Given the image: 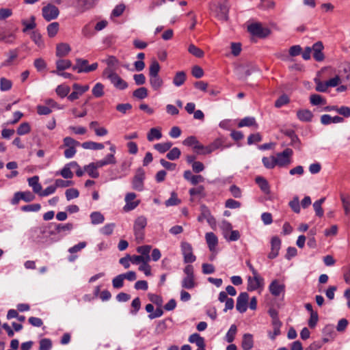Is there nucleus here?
Segmentation results:
<instances>
[{"label":"nucleus","mask_w":350,"mask_h":350,"mask_svg":"<svg viewBox=\"0 0 350 350\" xmlns=\"http://www.w3.org/2000/svg\"><path fill=\"white\" fill-rule=\"evenodd\" d=\"M237 332V325L233 324L230 326V329H228V332L226 334L225 339L226 340L231 343L234 341L235 336Z\"/></svg>","instance_id":"35"},{"label":"nucleus","mask_w":350,"mask_h":350,"mask_svg":"<svg viewBox=\"0 0 350 350\" xmlns=\"http://www.w3.org/2000/svg\"><path fill=\"white\" fill-rule=\"evenodd\" d=\"M42 12L43 17L47 21L56 18L59 14V9L55 5L51 3L44 6L42 9Z\"/></svg>","instance_id":"7"},{"label":"nucleus","mask_w":350,"mask_h":350,"mask_svg":"<svg viewBox=\"0 0 350 350\" xmlns=\"http://www.w3.org/2000/svg\"><path fill=\"white\" fill-rule=\"evenodd\" d=\"M205 239L209 250L213 252L218 243V239L213 232H207L205 234Z\"/></svg>","instance_id":"18"},{"label":"nucleus","mask_w":350,"mask_h":350,"mask_svg":"<svg viewBox=\"0 0 350 350\" xmlns=\"http://www.w3.org/2000/svg\"><path fill=\"white\" fill-rule=\"evenodd\" d=\"M181 154V152L178 148H173L170 152L166 154V157L169 160H176L178 159Z\"/></svg>","instance_id":"49"},{"label":"nucleus","mask_w":350,"mask_h":350,"mask_svg":"<svg viewBox=\"0 0 350 350\" xmlns=\"http://www.w3.org/2000/svg\"><path fill=\"white\" fill-rule=\"evenodd\" d=\"M252 126H255L256 127L258 126L256 120L254 117H245L242 119L238 124L239 127Z\"/></svg>","instance_id":"34"},{"label":"nucleus","mask_w":350,"mask_h":350,"mask_svg":"<svg viewBox=\"0 0 350 350\" xmlns=\"http://www.w3.org/2000/svg\"><path fill=\"white\" fill-rule=\"evenodd\" d=\"M310 103L312 105H324L326 104V100L319 94H312L310 97Z\"/></svg>","instance_id":"33"},{"label":"nucleus","mask_w":350,"mask_h":350,"mask_svg":"<svg viewBox=\"0 0 350 350\" xmlns=\"http://www.w3.org/2000/svg\"><path fill=\"white\" fill-rule=\"evenodd\" d=\"M73 228V226L72 224H58L55 226V231L57 233H61L63 232H68L70 231Z\"/></svg>","instance_id":"55"},{"label":"nucleus","mask_w":350,"mask_h":350,"mask_svg":"<svg viewBox=\"0 0 350 350\" xmlns=\"http://www.w3.org/2000/svg\"><path fill=\"white\" fill-rule=\"evenodd\" d=\"M230 6L226 0L219 2L216 9V17L222 21H228Z\"/></svg>","instance_id":"6"},{"label":"nucleus","mask_w":350,"mask_h":350,"mask_svg":"<svg viewBox=\"0 0 350 350\" xmlns=\"http://www.w3.org/2000/svg\"><path fill=\"white\" fill-rule=\"evenodd\" d=\"M189 342L191 343H195L198 348L201 346H204L205 344L204 338L198 333H194L189 337Z\"/></svg>","instance_id":"24"},{"label":"nucleus","mask_w":350,"mask_h":350,"mask_svg":"<svg viewBox=\"0 0 350 350\" xmlns=\"http://www.w3.org/2000/svg\"><path fill=\"white\" fill-rule=\"evenodd\" d=\"M36 18L34 16H31L30 18V22H27L25 20H23L21 21L22 25L24 26L23 29V32L25 33L28 30L33 29L36 27V23L35 22Z\"/></svg>","instance_id":"37"},{"label":"nucleus","mask_w":350,"mask_h":350,"mask_svg":"<svg viewBox=\"0 0 350 350\" xmlns=\"http://www.w3.org/2000/svg\"><path fill=\"white\" fill-rule=\"evenodd\" d=\"M147 225V219L144 216L138 217L134 222L133 231L135 239L138 243L144 239V228Z\"/></svg>","instance_id":"1"},{"label":"nucleus","mask_w":350,"mask_h":350,"mask_svg":"<svg viewBox=\"0 0 350 350\" xmlns=\"http://www.w3.org/2000/svg\"><path fill=\"white\" fill-rule=\"evenodd\" d=\"M293 154V150L288 148L284 149L282 152L277 153L275 157L276 165L279 167L288 166L291 163Z\"/></svg>","instance_id":"3"},{"label":"nucleus","mask_w":350,"mask_h":350,"mask_svg":"<svg viewBox=\"0 0 350 350\" xmlns=\"http://www.w3.org/2000/svg\"><path fill=\"white\" fill-rule=\"evenodd\" d=\"M181 202L180 200L178 198L177 194L173 191L171 193V197L165 202L166 206H171L178 205Z\"/></svg>","instance_id":"48"},{"label":"nucleus","mask_w":350,"mask_h":350,"mask_svg":"<svg viewBox=\"0 0 350 350\" xmlns=\"http://www.w3.org/2000/svg\"><path fill=\"white\" fill-rule=\"evenodd\" d=\"M297 118L302 122H311L313 114L309 109H300L297 111Z\"/></svg>","instance_id":"20"},{"label":"nucleus","mask_w":350,"mask_h":350,"mask_svg":"<svg viewBox=\"0 0 350 350\" xmlns=\"http://www.w3.org/2000/svg\"><path fill=\"white\" fill-rule=\"evenodd\" d=\"M41 208L40 204H32L23 206L21 210L25 212H37Z\"/></svg>","instance_id":"60"},{"label":"nucleus","mask_w":350,"mask_h":350,"mask_svg":"<svg viewBox=\"0 0 350 350\" xmlns=\"http://www.w3.org/2000/svg\"><path fill=\"white\" fill-rule=\"evenodd\" d=\"M188 52L198 58H202L204 55V52L193 44H190L188 47Z\"/></svg>","instance_id":"29"},{"label":"nucleus","mask_w":350,"mask_h":350,"mask_svg":"<svg viewBox=\"0 0 350 350\" xmlns=\"http://www.w3.org/2000/svg\"><path fill=\"white\" fill-rule=\"evenodd\" d=\"M313 51V57L317 62H322L325 59V55L323 53L324 49L322 42L319 41L314 43L311 47Z\"/></svg>","instance_id":"13"},{"label":"nucleus","mask_w":350,"mask_h":350,"mask_svg":"<svg viewBox=\"0 0 350 350\" xmlns=\"http://www.w3.org/2000/svg\"><path fill=\"white\" fill-rule=\"evenodd\" d=\"M84 170L90 177L93 178H97L99 176V173L97 171V168L95 167L93 163H90L89 165H85Z\"/></svg>","instance_id":"31"},{"label":"nucleus","mask_w":350,"mask_h":350,"mask_svg":"<svg viewBox=\"0 0 350 350\" xmlns=\"http://www.w3.org/2000/svg\"><path fill=\"white\" fill-rule=\"evenodd\" d=\"M31 131V126L28 122L21 123L16 130V133L19 135H23Z\"/></svg>","instance_id":"46"},{"label":"nucleus","mask_w":350,"mask_h":350,"mask_svg":"<svg viewBox=\"0 0 350 350\" xmlns=\"http://www.w3.org/2000/svg\"><path fill=\"white\" fill-rule=\"evenodd\" d=\"M59 31V23L57 22H53L49 24L47 27V33L50 38H53L56 36Z\"/></svg>","instance_id":"45"},{"label":"nucleus","mask_w":350,"mask_h":350,"mask_svg":"<svg viewBox=\"0 0 350 350\" xmlns=\"http://www.w3.org/2000/svg\"><path fill=\"white\" fill-rule=\"evenodd\" d=\"M160 70V66L159 62L156 59H153L151 62L150 66L149 67V75H158Z\"/></svg>","instance_id":"56"},{"label":"nucleus","mask_w":350,"mask_h":350,"mask_svg":"<svg viewBox=\"0 0 350 350\" xmlns=\"http://www.w3.org/2000/svg\"><path fill=\"white\" fill-rule=\"evenodd\" d=\"M262 161L264 166L267 169H273L277 165L274 156L264 157Z\"/></svg>","instance_id":"41"},{"label":"nucleus","mask_w":350,"mask_h":350,"mask_svg":"<svg viewBox=\"0 0 350 350\" xmlns=\"http://www.w3.org/2000/svg\"><path fill=\"white\" fill-rule=\"evenodd\" d=\"M136 198L135 193H128L125 196L126 205L124 207L125 211H130L135 209L139 204V201H133Z\"/></svg>","instance_id":"14"},{"label":"nucleus","mask_w":350,"mask_h":350,"mask_svg":"<svg viewBox=\"0 0 350 350\" xmlns=\"http://www.w3.org/2000/svg\"><path fill=\"white\" fill-rule=\"evenodd\" d=\"M224 142L221 138H217L209 145L211 146V148H212V150L214 151L220 148H226L230 147V145H224Z\"/></svg>","instance_id":"51"},{"label":"nucleus","mask_w":350,"mask_h":350,"mask_svg":"<svg viewBox=\"0 0 350 350\" xmlns=\"http://www.w3.org/2000/svg\"><path fill=\"white\" fill-rule=\"evenodd\" d=\"M340 200L345 215H348L350 212V200L349 196L340 194Z\"/></svg>","instance_id":"47"},{"label":"nucleus","mask_w":350,"mask_h":350,"mask_svg":"<svg viewBox=\"0 0 350 350\" xmlns=\"http://www.w3.org/2000/svg\"><path fill=\"white\" fill-rule=\"evenodd\" d=\"M31 38L39 47L43 48L44 44L41 34L38 31H33L31 34Z\"/></svg>","instance_id":"36"},{"label":"nucleus","mask_w":350,"mask_h":350,"mask_svg":"<svg viewBox=\"0 0 350 350\" xmlns=\"http://www.w3.org/2000/svg\"><path fill=\"white\" fill-rule=\"evenodd\" d=\"M189 193L191 196V201H193V197L198 196L200 198L206 197L205 189L203 185H199L196 187L191 188L189 190Z\"/></svg>","instance_id":"16"},{"label":"nucleus","mask_w":350,"mask_h":350,"mask_svg":"<svg viewBox=\"0 0 350 350\" xmlns=\"http://www.w3.org/2000/svg\"><path fill=\"white\" fill-rule=\"evenodd\" d=\"M325 198H321V199L315 201L313 204V208L315 211L316 215L321 217L323 215V210L322 208V204L325 202Z\"/></svg>","instance_id":"30"},{"label":"nucleus","mask_w":350,"mask_h":350,"mask_svg":"<svg viewBox=\"0 0 350 350\" xmlns=\"http://www.w3.org/2000/svg\"><path fill=\"white\" fill-rule=\"evenodd\" d=\"M319 321V314L316 311L310 314V318L308 321V326L310 328H314Z\"/></svg>","instance_id":"57"},{"label":"nucleus","mask_w":350,"mask_h":350,"mask_svg":"<svg viewBox=\"0 0 350 350\" xmlns=\"http://www.w3.org/2000/svg\"><path fill=\"white\" fill-rule=\"evenodd\" d=\"M124 277L122 274H120L117 276H116L112 280V285L114 288H120L124 286Z\"/></svg>","instance_id":"54"},{"label":"nucleus","mask_w":350,"mask_h":350,"mask_svg":"<svg viewBox=\"0 0 350 350\" xmlns=\"http://www.w3.org/2000/svg\"><path fill=\"white\" fill-rule=\"evenodd\" d=\"M161 137L162 133L161 131L157 128H152L147 135V139L149 142H152L154 139H159Z\"/></svg>","instance_id":"32"},{"label":"nucleus","mask_w":350,"mask_h":350,"mask_svg":"<svg viewBox=\"0 0 350 350\" xmlns=\"http://www.w3.org/2000/svg\"><path fill=\"white\" fill-rule=\"evenodd\" d=\"M221 229L224 238H227V234L232 230V224L228 221H223L221 224Z\"/></svg>","instance_id":"53"},{"label":"nucleus","mask_w":350,"mask_h":350,"mask_svg":"<svg viewBox=\"0 0 350 350\" xmlns=\"http://www.w3.org/2000/svg\"><path fill=\"white\" fill-rule=\"evenodd\" d=\"M247 29L252 35L259 38H265L270 33V30L263 28L260 23H252L248 26Z\"/></svg>","instance_id":"9"},{"label":"nucleus","mask_w":350,"mask_h":350,"mask_svg":"<svg viewBox=\"0 0 350 350\" xmlns=\"http://www.w3.org/2000/svg\"><path fill=\"white\" fill-rule=\"evenodd\" d=\"M52 341L49 338H43L40 340L39 350H51Z\"/></svg>","instance_id":"58"},{"label":"nucleus","mask_w":350,"mask_h":350,"mask_svg":"<svg viewBox=\"0 0 350 350\" xmlns=\"http://www.w3.org/2000/svg\"><path fill=\"white\" fill-rule=\"evenodd\" d=\"M28 183L29 185L32 187L33 192L39 195L42 187L40 183H39L38 176H34L31 178H28Z\"/></svg>","instance_id":"22"},{"label":"nucleus","mask_w":350,"mask_h":350,"mask_svg":"<svg viewBox=\"0 0 350 350\" xmlns=\"http://www.w3.org/2000/svg\"><path fill=\"white\" fill-rule=\"evenodd\" d=\"M254 347L253 336L251 334H245L243 336L241 347L243 350H250Z\"/></svg>","instance_id":"19"},{"label":"nucleus","mask_w":350,"mask_h":350,"mask_svg":"<svg viewBox=\"0 0 350 350\" xmlns=\"http://www.w3.org/2000/svg\"><path fill=\"white\" fill-rule=\"evenodd\" d=\"M263 278H261L258 273L256 275H253V277L249 276L247 278V287L249 291L257 290L258 288L262 286Z\"/></svg>","instance_id":"10"},{"label":"nucleus","mask_w":350,"mask_h":350,"mask_svg":"<svg viewBox=\"0 0 350 350\" xmlns=\"http://www.w3.org/2000/svg\"><path fill=\"white\" fill-rule=\"evenodd\" d=\"M197 285L195 277L185 276L183 278L181 286L183 288L192 289Z\"/></svg>","instance_id":"23"},{"label":"nucleus","mask_w":350,"mask_h":350,"mask_svg":"<svg viewBox=\"0 0 350 350\" xmlns=\"http://www.w3.org/2000/svg\"><path fill=\"white\" fill-rule=\"evenodd\" d=\"M281 247V240L278 237H272L271 240V252L269 253L267 257L269 259H273L278 256L279 251Z\"/></svg>","instance_id":"12"},{"label":"nucleus","mask_w":350,"mask_h":350,"mask_svg":"<svg viewBox=\"0 0 350 350\" xmlns=\"http://www.w3.org/2000/svg\"><path fill=\"white\" fill-rule=\"evenodd\" d=\"M72 63L69 59H59L56 62L57 70L63 71L71 67Z\"/></svg>","instance_id":"39"},{"label":"nucleus","mask_w":350,"mask_h":350,"mask_svg":"<svg viewBox=\"0 0 350 350\" xmlns=\"http://www.w3.org/2000/svg\"><path fill=\"white\" fill-rule=\"evenodd\" d=\"M152 249V246L149 245L139 246L137 248V251L138 253L141 254V256H143L144 258L146 260V261L150 260V256L149 255L150 252Z\"/></svg>","instance_id":"28"},{"label":"nucleus","mask_w":350,"mask_h":350,"mask_svg":"<svg viewBox=\"0 0 350 350\" xmlns=\"http://www.w3.org/2000/svg\"><path fill=\"white\" fill-rule=\"evenodd\" d=\"M288 205L295 213H300L301 208L298 196H295L293 199L289 202Z\"/></svg>","instance_id":"50"},{"label":"nucleus","mask_w":350,"mask_h":350,"mask_svg":"<svg viewBox=\"0 0 350 350\" xmlns=\"http://www.w3.org/2000/svg\"><path fill=\"white\" fill-rule=\"evenodd\" d=\"M145 173L143 169L139 168L132 180V187L133 189L142 191L144 189V180Z\"/></svg>","instance_id":"8"},{"label":"nucleus","mask_w":350,"mask_h":350,"mask_svg":"<svg viewBox=\"0 0 350 350\" xmlns=\"http://www.w3.org/2000/svg\"><path fill=\"white\" fill-rule=\"evenodd\" d=\"M248 299L249 295L247 293L243 292L239 294L236 304V308L239 312L243 313L247 310Z\"/></svg>","instance_id":"11"},{"label":"nucleus","mask_w":350,"mask_h":350,"mask_svg":"<svg viewBox=\"0 0 350 350\" xmlns=\"http://www.w3.org/2000/svg\"><path fill=\"white\" fill-rule=\"evenodd\" d=\"M131 313L135 315L141 308V301L139 297L135 298L131 302Z\"/></svg>","instance_id":"62"},{"label":"nucleus","mask_w":350,"mask_h":350,"mask_svg":"<svg viewBox=\"0 0 350 350\" xmlns=\"http://www.w3.org/2000/svg\"><path fill=\"white\" fill-rule=\"evenodd\" d=\"M98 68V64L94 63L88 65L87 59H77L76 64L72 66V70H77V72H90L95 70Z\"/></svg>","instance_id":"4"},{"label":"nucleus","mask_w":350,"mask_h":350,"mask_svg":"<svg viewBox=\"0 0 350 350\" xmlns=\"http://www.w3.org/2000/svg\"><path fill=\"white\" fill-rule=\"evenodd\" d=\"M256 183L258 185L260 189L265 193H269V186L267 180L262 176H257L255 178Z\"/></svg>","instance_id":"27"},{"label":"nucleus","mask_w":350,"mask_h":350,"mask_svg":"<svg viewBox=\"0 0 350 350\" xmlns=\"http://www.w3.org/2000/svg\"><path fill=\"white\" fill-rule=\"evenodd\" d=\"M57 174H60L64 178H72L73 177V173L67 165L59 172H57Z\"/></svg>","instance_id":"63"},{"label":"nucleus","mask_w":350,"mask_h":350,"mask_svg":"<svg viewBox=\"0 0 350 350\" xmlns=\"http://www.w3.org/2000/svg\"><path fill=\"white\" fill-rule=\"evenodd\" d=\"M181 251L185 263H192L196 261V257L193 254V248L190 243L183 242L181 243Z\"/></svg>","instance_id":"5"},{"label":"nucleus","mask_w":350,"mask_h":350,"mask_svg":"<svg viewBox=\"0 0 350 350\" xmlns=\"http://www.w3.org/2000/svg\"><path fill=\"white\" fill-rule=\"evenodd\" d=\"M269 290L272 295L278 297L280 294L284 293L285 291V285L280 284L278 280H273L269 286Z\"/></svg>","instance_id":"15"},{"label":"nucleus","mask_w":350,"mask_h":350,"mask_svg":"<svg viewBox=\"0 0 350 350\" xmlns=\"http://www.w3.org/2000/svg\"><path fill=\"white\" fill-rule=\"evenodd\" d=\"M103 77L109 81L111 85L116 88H127L129 85L123 78L110 69H106L104 71Z\"/></svg>","instance_id":"2"},{"label":"nucleus","mask_w":350,"mask_h":350,"mask_svg":"<svg viewBox=\"0 0 350 350\" xmlns=\"http://www.w3.org/2000/svg\"><path fill=\"white\" fill-rule=\"evenodd\" d=\"M186 79V75L183 71L178 72L174 77L173 82L176 86L182 85Z\"/></svg>","instance_id":"43"},{"label":"nucleus","mask_w":350,"mask_h":350,"mask_svg":"<svg viewBox=\"0 0 350 350\" xmlns=\"http://www.w3.org/2000/svg\"><path fill=\"white\" fill-rule=\"evenodd\" d=\"M172 146V143L170 142L165 143H159L154 145V148L160 153H165L169 150Z\"/></svg>","instance_id":"40"},{"label":"nucleus","mask_w":350,"mask_h":350,"mask_svg":"<svg viewBox=\"0 0 350 350\" xmlns=\"http://www.w3.org/2000/svg\"><path fill=\"white\" fill-rule=\"evenodd\" d=\"M70 51V47L66 43H59L56 46V55L57 57H65Z\"/></svg>","instance_id":"21"},{"label":"nucleus","mask_w":350,"mask_h":350,"mask_svg":"<svg viewBox=\"0 0 350 350\" xmlns=\"http://www.w3.org/2000/svg\"><path fill=\"white\" fill-rule=\"evenodd\" d=\"M185 146H193L195 150H199L204 149V146L200 144L199 141L195 136H189L187 137L183 142Z\"/></svg>","instance_id":"17"},{"label":"nucleus","mask_w":350,"mask_h":350,"mask_svg":"<svg viewBox=\"0 0 350 350\" xmlns=\"http://www.w3.org/2000/svg\"><path fill=\"white\" fill-rule=\"evenodd\" d=\"M290 102L288 96L286 94L280 96L275 102V107L280 108Z\"/></svg>","instance_id":"59"},{"label":"nucleus","mask_w":350,"mask_h":350,"mask_svg":"<svg viewBox=\"0 0 350 350\" xmlns=\"http://www.w3.org/2000/svg\"><path fill=\"white\" fill-rule=\"evenodd\" d=\"M81 147L87 150H102L104 148V145L102 143L89 141L82 143Z\"/></svg>","instance_id":"25"},{"label":"nucleus","mask_w":350,"mask_h":350,"mask_svg":"<svg viewBox=\"0 0 350 350\" xmlns=\"http://www.w3.org/2000/svg\"><path fill=\"white\" fill-rule=\"evenodd\" d=\"M115 228V224L111 223L105 225L101 229L100 232L104 235H111L113 233V229Z\"/></svg>","instance_id":"64"},{"label":"nucleus","mask_w":350,"mask_h":350,"mask_svg":"<svg viewBox=\"0 0 350 350\" xmlns=\"http://www.w3.org/2000/svg\"><path fill=\"white\" fill-rule=\"evenodd\" d=\"M210 215L211 211L208 208L206 205L202 204L200 206V215L198 217V221L202 222L204 219H206Z\"/></svg>","instance_id":"42"},{"label":"nucleus","mask_w":350,"mask_h":350,"mask_svg":"<svg viewBox=\"0 0 350 350\" xmlns=\"http://www.w3.org/2000/svg\"><path fill=\"white\" fill-rule=\"evenodd\" d=\"M91 222L94 225L100 224L104 222L105 217L100 212H93L90 214Z\"/></svg>","instance_id":"38"},{"label":"nucleus","mask_w":350,"mask_h":350,"mask_svg":"<svg viewBox=\"0 0 350 350\" xmlns=\"http://www.w3.org/2000/svg\"><path fill=\"white\" fill-rule=\"evenodd\" d=\"M342 82L340 75H336L334 77L326 81L324 85L325 88L336 87L339 85Z\"/></svg>","instance_id":"44"},{"label":"nucleus","mask_w":350,"mask_h":350,"mask_svg":"<svg viewBox=\"0 0 350 350\" xmlns=\"http://www.w3.org/2000/svg\"><path fill=\"white\" fill-rule=\"evenodd\" d=\"M340 77L342 79V81L346 83L347 85L350 86V65L345 64L342 68V70L340 71Z\"/></svg>","instance_id":"26"},{"label":"nucleus","mask_w":350,"mask_h":350,"mask_svg":"<svg viewBox=\"0 0 350 350\" xmlns=\"http://www.w3.org/2000/svg\"><path fill=\"white\" fill-rule=\"evenodd\" d=\"M66 198L67 200H70L74 198H77L79 196V192L77 189L70 188L68 189L65 192Z\"/></svg>","instance_id":"61"},{"label":"nucleus","mask_w":350,"mask_h":350,"mask_svg":"<svg viewBox=\"0 0 350 350\" xmlns=\"http://www.w3.org/2000/svg\"><path fill=\"white\" fill-rule=\"evenodd\" d=\"M88 89H75L71 94L68 96V99L70 101H74L83 95Z\"/></svg>","instance_id":"52"}]
</instances>
